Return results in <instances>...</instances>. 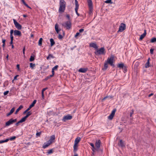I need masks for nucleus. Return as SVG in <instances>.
Segmentation results:
<instances>
[{
	"label": "nucleus",
	"instance_id": "nucleus-20",
	"mask_svg": "<svg viewBox=\"0 0 156 156\" xmlns=\"http://www.w3.org/2000/svg\"><path fill=\"white\" fill-rule=\"evenodd\" d=\"M87 2L89 7L91 9H92V2L91 0H87Z\"/></svg>",
	"mask_w": 156,
	"mask_h": 156
},
{
	"label": "nucleus",
	"instance_id": "nucleus-35",
	"mask_svg": "<svg viewBox=\"0 0 156 156\" xmlns=\"http://www.w3.org/2000/svg\"><path fill=\"white\" fill-rule=\"evenodd\" d=\"M35 66V65L34 64H33L32 63H30V67L32 69H33Z\"/></svg>",
	"mask_w": 156,
	"mask_h": 156
},
{
	"label": "nucleus",
	"instance_id": "nucleus-4",
	"mask_svg": "<svg viewBox=\"0 0 156 156\" xmlns=\"http://www.w3.org/2000/svg\"><path fill=\"white\" fill-rule=\"evenodd\" d=\"M114 58L113 56H112L110 58H108L107 60L105 61L108 64H109L111 66H114L113 60Z\"/></svg>",
	"mask_w": 156,
	"mask_h": 156
},
{
	"label": "nucleus",
	"instance_id": "nucleus-44",
	"mask_svg": "<svg viewBox=\"0 0 156 156\" xmlns=\"http://www.w3.org/2000/svg\"><path fill=\"white\" fill-rule=\"evenodd\" d=\"M154 49H153V48H151L150 50V53L151 54H153V51H154Z\"/></svg>",
	"mask_w": 156,
	"mask_h": 156
},
{
	"label": "nucleus",
	"instance_id": "nucleus-38",
	"mask_svg": "<svg viewBox=\"0 0 156 156\" xmlns=\"http://www.w3.org/2000/svg\"><path fill=\"white\" fill-rule=\"evenodd\" d=\"M105 2L106 3H111L112 4V2L111 0H107Z\"/></svg>",
	"mask_w": 156,
	"mask_h": 156
},
{
	"label": "nucleus",
	"instance_id": "nucleus-55",
	"mask_svg": "<svg viewBox=\"0 0 156 156\" xmlns=\"http://www.w3.org/2000/svg\"><path fill=\"white\" fill-rule=\"evenodd\" d=\"M92 150L94 152L96 149L95 148V147H92L91 148Z\"/></svg>",
	"mask_w": 156,
	"mask_h": 156
},
{
	"label": "nucleus",
	"instance_id": "nucleus-25",
	"mask_svg": "<svg viewBox=\"0 0 156 156\" xmlns=\"http://www.w3.org/2000/svg\"><path fill=\"white\" fill-rule=\"evenodd\" d=\"M50 41L51 43V46H52L55 44L54 41L52 38H51Z\"/></svg>",
	"mask_w": 156,
	"mask_h": 156
},
{
	"label": "nucleus",
	"instance_id": "nucleus-36",
	"mask_svg": "<svg viewBox=\"0 0 156 156\" xmlns=\"http://www.w3.org/2000/svg\"><path fill=\"white\" fill-rule=\"evenodd\" d=\"M16 138V136H13L9 138V139L10 140L12 141L13 140H15Z\"/></svg>",
	"mask_w": 156,
	"mask_h": 156
},
{
	"label": "nucleus",
	"instance_id": "nucleus-42",
	"mask_svg": "<svg viewBox=\"0 0 156 156\" xmlns=\"http://www.w3.org/2000/svg\"><path fill=\"white\" fill-rule=\"evenodd\" d=\"M31 114H32V113L30 111H29L27 112V115L29 117L30 115H31Z\"/></svg>",
	"mask_w": 156,
	"mask_h": 156
},
{
	"label": "nucleus",
	"instance_id": "nucleus-27",
	"mask_svg": "<svg viewBox=\"0 0 156 156\" xmlns=\"http://www.w3.org/2000/svg\"><path fill=\"white\" fill-rule=\"evenodd\" d=\"M54 58L55 57L52 54H49L48 56L47 57V60H48L50 59L51 58Z\"/></svg>",
	"mask_w": 156,
	"mask_h": 156
},
{
	"label": "nucleus",
	"instance_id": "nucleus-41",
	"mask_svg": "<svg viewBox=\"0 0 156 156\" xmlns=\"http://www.w3.org/2000/svg\"><path fill=\"white\" fill-rule=\"evenodd\" d=\"M58 37L59 39H61L63 38V36L60 34H59Z\"/></svg>",
	"mask_w": 156,
	"mask_h": 156
},
{
	"label": "nucleus",
	"instance_id": "nucleus-57",
	"mask_svg": "<svg viewBox=\"0 0 156 156\" xmlns=\"http://www.w3.org/2000/svg\"><path fill=\"white\" fill-rule=\"evenodd\" d=\"M12 114L10 112H9V113L7 114L6 115L7 116H9L11 115Z\"/></svg>",
	"mask_w": 156,
	"mask_h": 156
},
{
	"label": "nucleus",
	"instance_id": "nucleus-43",
	"mask_svg": "<svg viewBox=\"0 0 156 156\" xmlns=\"http://www.w3.org/2000/svg\"><path fill=\"white\" fill-rule=\"evenodd\" d=\"M15 108H13L11 109L10 111V112L12 114L13 112L14 111Z\"/></svg>",
	"mask_w": 156,
	"mask_h": 156
},
{
	"label": "nucleus",
	"instance_id": "nucleus-31",
	"mask_svg": "<svg viewBox=\"0 0 156 156\" xmlns=\"http://www.w3.org/2000/svg\"><path fill=\"white\" fill-rule=\"evenodd\" d=\"M9 140H10L9 138H7L5 140H0V143L1 144H2L5 142H7Z\"/></svg>",
	"mask_w": 156,
	"mask_h": 156
},
{
	"label": "nucleus",
	"instance_id": "nucleus-19",
	"mask_svg": "<svg viewBox=\"0 0 156 156\" xmlns=\"http://www.w3.org/2000/svg\"><path fill=\"white\" fill-rule=\"evenodd\" d=\"M37 102V100H34L33 102L32 103V104L29 106L28 108H27L28 109H29V110H30V109L34 107L35 105V104H36V102Z\"/></svg>",
	"mask_w": 156,
	"mask_h": 156
},
{
	"label": "nucleus",
	"instance_id": "nucleus-64",
	"mask_svg": "<svg viewBox=\"0 0 156 156\" xmlns=\"http://www.w3.org/2000/svg\"><path fill=\"white\" fill-rule=\"evenodd\" d=\"M5 57L7 59V60L8 61V60L9 55L7 54Z\"/></svg>",
	"mask_w": 156,
	"mask_h": 156
},
{
	"label": "nucleus",
	"instance_id": "nucleus-54",
	"mask_svg": "<svg viewBox=\"0 0 156 156\" xmlns=\"http://www.w3.org/2000/svg\"><path fill=\"white\" fill-rule=\"evenodd\" d=\"M25 5L29 9H31V8L30 6H29L27 3H26Z\"/></svg>",
	"mask_w": 156,
	"mask_h": 156
},
{
	"label": "nucleus",
	"instance_id": "nucleus-3",
	"mask_svg": "<svg viewBox=\"0 0 156 156\" xmlns=\"http://www.w3.org/2000/svg\"><path fill=\"white\" fill-rule=\"evenodd\" d=\"M62 25L67 29H69L71 27V23L70 21H68L62 23Z\"/></svg>",
	"mask_w": 156,
	"mask_h": 156
},
{
	"label": "nucleus",
	"instance_id": "nucleus-34",
	"mask_svg": "<svg viewBox=\"0 0 156 156\" xmlns=\"http://www.w3.org/2000/svg\"><path fill=\"white\" fill-rule=\"evenodd\" d=\"M53 151L52 149H51L48 150L47 152L48 154H47L48 155L52 153Z\"/></svg>",
	"mask_w": 156,
	"mask_h": 156
},
{
	"label": "nucleus",
	"instance_id": "nucleus-6",
	"mask_svg": "<svg viewBox=\"0 0 156 156\" xmlns=\"http://www.w3.org/2000/svg\"><path fill=\"white\" fill-rule=\"evenodd\" d=\"M16 119H11L5 123V126H9L11 124H13V123L16 122Z\"/></svg>",
	"mask_w": 156,
	"mask_h": 156
},
{
	"label": "nucleus",
	"instance_id": "nucleus-47",
	"mask_svg": "<svg viewBox=\"0 0 156 156\" xmlns=\"http://www.w3.org/2000/svg\"><path fill=\"white\" fill-rule=\"evenodd\" d=\"M89 144L92 147H94V144L92 143H89Z\"/></svg>",
	"mask_w": 156,
	"mask_h": 156
},
{
	"label": "nucleus",
	"instance_id": "nucleus-30",
	"mask_svg": "<svg viewBox=\"0 0 156 156\" xmlns=\"http://www.w3.org/2000/svg\"><path fill=\"white\" fill-rule=\"evenodd\" d=\"M42 40L43 39L42 38H40L38 41V45L39 46H41L42 45Z\"/></svg>",
	"mask_w": 156,
	"mask_h": 156
},
{
	"label": "nucleus",
	"instance_id": "nucleus-56",
	"mask_svg": "<svg viewBox=\"0 0 156 156\" xmlns=\"http://www.w3.org/2000/svg\"><path fill=\"white\" fill-rule=\"evenodd\" d=\"M51 72H52V74L54 75L55 74V72H54V69H52Z\"/></svg>",
	"mask_w": 156,
	"mask_h": 156
},
{
	"label": "nucleus",
	"instance_id": "nucleus-59",
	"mask_svg": "<svg viewBox=\"0 0 156 156\" xmlns=\"http://www.w3.org/2000/svg\"><path fill=\"white\" fill-rule=\"evenodd\" d=\"M108 96H106L105 97L102 99V101H104L106 99V98H108Z\"/></svg>",
	"mask_w": 156,
	"mask_h": 156
},
{
	"label": "nucleus",
	"instance_id": "nucleus-11",
	"mask_svg": "<svg viewBox=\"0 0 156 156\" xmlns=\"http://www.w3.org/2000/svg\"><path fill=\"white\" fill-rule=\"evenodd\" d=\"M14 35L15 36H18L19 37H20L21 36L22 34L21 32L20 31L17 30H14Z\"/></svg>",
	"mask_w": 156,
	"mask_h": 156
},
{
	"label": "nucleus",
	"instance_id": "nucleus-58",
	"mask_svg": "<svg viewBox=\"0 0 156 156\" xmlns=\"http://www.w3.org/2000/svg\"><path fill=\"white\" fill-rule=\"evenodd\" d=\"M14 33V30H10V34H13V33Z\"/></svg>",
	"mask_w": 156,
	"mask_h": 156
},
{
	"label": "nucleus",
	"instance_id": "nucleus-33",
	"mask_svg": "<svg viewBox=\"0 0 156 156\" xmlns=\"http://www.w3.org/2000/svg\"><path fill=\"white\" fill-rule=\"evenodd\" d=\"M150 41L151 43H154L155 42H156V38L154 37L152 38L151 39Z\"/></svg>",
	"mask_w": 156,
	"mask_h": 156
},
{
	"label": "nucleus",
	"instance_id": "nucleus-45",
	"mask_svg": "<svg viewBox=\"0 0 156 156\" xmlns=\"http://www.w3.org/2000/svg\"><path fill=\"white\" fill-rule=\"evenodd\" d=\"M9 92V91H5L4 93V95H6Z\"/></svg>",
	"mask_w": 156,
	"mask_h": 156
},
{
	"label": "nucleus",
	"instance_id": "nucleus-28",
	"mask_svg": "<svg viewBox=\"0 0 156 156\" xmlns=\"http://www.w3.org/2000/svg\"><path fill=\"white\" fill-rule=\"evenodd\" d=\"M34 57L35 56L33 55V54H32V55L30 56V62H32L34 61L35 59Z\"/></svg>",
	"mask_w": 156,
	"mask_h": 156
},
{
	"label": "nucleus",
	"instance_id": "nucleus-26",
	"mask_svg": "<svg viewBox=\"0 0 156 156\" xmlns=\"http://www.w3.org/2000/svg\"><path fill=\"white\" fill-rule=\"evenodd\" d=\"M136 62H135V61H134L132 65V67L135 70L136 69Z\"/></svg>",
	"mask_w": 156,
	"mask_h": 156
},
{
	"label": "nucleus",
	"instance_id": "nucleus-60",
	"mask_svg": "<svg viewBox=\"0 0 156 156\" xmlns=\"http://www.w3.org/2000/svg\"><path fill=\"white\" fill-rule=\"evenodd\" d=\"M25 47H24L23 49V53L24 54H25Z\"/></svg>",
	"mask_w": 156,
	"mask_h": 156
},
{
	"label": "nucleus",
	"instance_id": "nucleus-18",
	"mask_svg": "<svg viewBox=\"0 0 156 156\" xmlns=\"http://www.w3.org/2000/svg\"><path fill=\"white\" fill-rule=\"evenodd\" d=\"M51 144L48 141L47 143H45L43 145L42 148L44 149H45L48 146H49Z\"/></svg>",
	"mask_w": 156,
	"mask_h": 156
},
{
	"label": "nucleus",
	"instance_id": "nucleus-62",
	"mask_svg": "<svg viewBox=\"0 0 156 156\" xmlns=\"http://www.w3.org/2000/svg\"><path fill=\"white\" fill-rule=\"evenodd\" d=\"M154 94L153 93H152L150 94H149V95H148V97H151V96H152Z\"/></svg>",
	"mask_w": 156,
	"mask_h": 156
},
{
	"label": "nucleus",
	"instance_id": "nucleus-39",
	"mask_svg": "<svg viewBox=\"0 0 156 156\" xmlns=\"http://www.w3.org/2000/svg\"><path fill=\"white\" fill-rule=\"evenodd\" d=\"M26 119L24 118L23 117L20 120V122H21V123L24 122L25 121Z\"/></svg>",
	"mask_w": 156,
	"mask_h": 156
},
{
	"label": "nucleus",
	"instance_id": "nucleus-8",
	"mask_svg": "<svg viewBox=\"0 0 156 156\" xmlns=\"http://www.w3.org/2000/svg\"><path fill=\"white\" fill-rule=\"evenodd\" d=\"M75 11L77 15L78 16H79L80 14L78 12V10L79 8V5L78 4V3L77 0H75Z\"/></svg>",
	"mask_w": 156,
	"mask_h": 156
},
{
	"label": "nucleus",
	"instance_id": "nucleus-22",
	"mask_svg": "<svg viewBox=\"0 0 156 156\" xmlns=\"http://www.w3.org/2000/svg\"><path fill=\"white\" fill-rule=\"evenodd\" d=\"M150 58H148L147 61L146 62V63L145 64V67L146 68H148L149 67V64H150V62L149 61L150 60Z\"/></svg>",
	"mask_w": 156,
	"mask_h": 156
},
{
	"label": "nucleus",
	"instance_id": "nucleus-37",
	"mask_svg": "<svg viewBox=\"0 0 156 156\" xmlns=\"http://www.w3.org/2000/svg\"><path fill=\"white\" fill-rule=\"evenodd\" d=\"M124 66V64L122 63L119 64L118 65V67L120 68H123Z\"/></svg>",
	"mask_w": 156,
	"mask_h": 156
},
{
	"label": "nucleus",
	"instance_id": "nucleus-16",
	"mask_svg": "<svg viewBox=\"0 0 156 156\" xmlns=\"http://www.w3.org/2000/svg\"><path fill=\"white\" fill-rule=\"evenodd\" d=\"M147 33L146 30H144V33L141 34L140 37V38L139 39V40L141 41L146 36V35Z\"/></svg>",
	"mask_w": 156,
	"mask_h": 156
},
{
	"label": "nucleus",
	"instance_id": "nucleus-51",
	"mask_svg": "<svg viewBox=\"0 0 156 156\" xmlns=\"http://www.w3.org/2000/svg\"><path fill=\"white\" fill-rule=\"evenodd\" d=\"M16 67L18 69V70H20V65L19 64H17L16 65Z\"/></svg>",
	"mask_w": 156,
	"mask_h": 156
},
{
	"label": "nucleus",
	"instance_id": "nucleus-15",
	"mask_svg": "<svg viewBox=\"0 0 156 156\" xmlns=\"http://www.w3.org/2000/svg\"><path fill=\"white\" fill-rule=\"evenodd\" d=\"M55 29L57 34H59V32L61 30V29L59 28L58 25L56 23L55 25Z\"/></svg>",
	"mask_w": 156,
	"mask_h": 156
},
{
	"label": "nucleus",
	"instance_id": "nucleus-63",
	"mask_svg": "<svg viewBox=\"0 0 156 156\" xmlns=\"http://www.w3.org/2000/svg\"><path fill=\"white\" fill-rule=\"evenodd\" d=\"M5 39H2V42L3 44H5Z\"/></svg>",
	"mask_w": 156,
	"mask_h": 156
},
{
	"label": "nucleus",
	"instance_id": "nucleus-24",
	"mask_svg": "<svg viewBox=\"0 0 156 156\" xmlns=\"http://www.w3.org/2000/svg\"><path fill=\"white\" fill-rule=\"evenodd\" d=\"M23 108V106L22 105H20L19 107L16 109L15 112V114H17L18 112Z\"/></svg>",
	"mask_w": 156,
	"mask_h": 156
},
{
	"label": "nucleus",
	"instance_id": "nucleus-5",
	"mask_svg": "<svg viewBox=\"0 0 156 156\" xmlns=\"http://www.w3.org/2000/svg\"><path fill=\"white\" fill-rule=\"evenodd\" d=\"M13 23L16 28L18 30L22 29V26L15 19H13Z\"/></svg>",
	"mask_w": 156,
	"mask_h": 156
},
{
	"label": "nucleus",
	"instance_id": "nucleus-12",
	"mask_svg": "<svg viewBox=\"0 0 156 156\" xmlns=\"http://www.w3.org/2000/svg\"><path fill=\"white\" fill-rule=\"evenodd\" d=\"M101 142L100 140H97L95 142V147L97 148L98 149L100 147Z\"/></svg>",
	"mask_w": 156,
	"mask_h": 156
},
{
	"label": "nucleus",
	"instance_id": "nucleus-32",
	"mask_svg": "<svg viewBox=\"0 0 156 156\" xmlns=\"http://www.w3.org/2000/svg\"><path fill=\"white\" fill-rule=\"evenodd\" d=\"M119 145L122 147H123L125 146L122 140H120Z\"/></svg>",
	"mask_w": 156,
	"mask_h": 156
},
{
	"label": "nucleus",
	"instance_id": "nucleus-40",
	"mask_svg": "<svg viewBox=\"0 0 156 156\" xmlns=\"http://www.w3.org/2000/svg\"><path fill=\"white\" fill-rule=\"evenodd\" d=\"M58 65H56L54 67H53L52 69H54V70H57L58 68Z\"/></svg>",
	"mask_w": 156,
	"mask_h": 156
},
{
	"label": "nucleus",
	"instance_id": "nucleus-61",
	"mask_svg": "<svg viewBox=\"0 0 156 156\" xmlns=\"http://www.w3.org/2000/svg\"><path fill=\"white\" fill-rule=\"evenodd\" d=\"M54 75L52 74L51 75H50V76H48V78H50L51 77H52L54 76Z\"/></svg>",
	"mask_w": 156,
	"mask_h": 156
},
{
	"label": "nucleus",
	"instance_id": "nucleus-53",
	"mask_svg": "<svg viewBox=\"0 0 156 156\" xmlns=\"http://www.w3.org/2000/svg\"><path fill=\"white\" fill-rule=\"evenodd\" d=\"M29 109H27V110H26L25 111H24L23 113L24 114H25L27 112H28V111H29Z\"/></svg>",
	"mask_w": 156,
	"mask_h": 156
},
{
	"label": "nucleus",
	"instance_id": "nucleus-46",
	"mask_svg": "<svg viewBox=\"0 0 156 156\" xmlns=\"http://www.w3.org/2000/svg\"><path fill=\"white\" fill-rule=\"evenodd\" d=\"M47 89V87H45V88H44L42 90V91H41V92H43V93H44V92L45 90L46 89Z\"/></svg>",
	"mask_w": 156,
	"mask_h": 156
},
{
	"label": "nucleus",
	"instance_id": "nucleus-7",
	"mask_svg": "<svg viewBox=\"0 0 156 156\" xmlns=\"http://www.w3.org/2000/svg\"><path fill=\"white\" fill-rule=\"evenodd\" d=\"M126 29V25L123 23H121L119 26L118 32H122Z\"/></svg>",
	"mask_w": 156,
	"mask_h": 156
},
{
	"label": "nucleus",
	"instance_id": "nucleus-52",
	"mask_svg": "<svg viewBox=\"0 0 156 156\" xmlns=\"http://www.w3.org/2000/svg\"><path fill=\"white\" fill-rule=\"evenodd\" d=\"M83 31L84 29H81L79 30L80 33H82L83 32Z\"/></svg>",
	"mask_w": 156,
	"mask_h": 156
},
{
	"label": "nucleus",
	"instance_id": "nucleus-29",
	"mask_svg": "<svg viewBox=\"0 0 156 156\" xmlns=\"http://www.w3.org/2000/svg\"><path fill=\"white\" fill-rule=\"evenodd\" d=\"M78 146L77 144H74L73 146V149L74 152L76 151L77 149Z\"/></svg>",
	"mask_w": 156,
	"mask_h": 156
},
{
	"label": "nucleus",
	"instance_id": "nucleus-2",
	"mask_svg": "<svg viewBox=\"0 0 156 156\" xmlns=\"http://www.w3.org/2000/svg\"><path fill=\"white\" fill-rule=\"evenodd\" d=\"M94 53L97 55L105 54V48L104 47H101L99 49H98V48L95 51Z\"/></svg>",
	"mask_w": 156,
	"mask_h": 156
},
{
	"label": "nucleus",
	"instance_id": "nucleus-49",
	"mask_svg": "<svg viewBox=\"0 0 156 156\" xmlns=\"http://www.w3.org/2000/svg\"><path fill=\"white\" fill-rule=\"evenodd\" d=\"M21 123V122H20V120L18 122L15 124V125L16 126H17L19 125V124L20 123Z\"/></svg>",
	"mask_w": 156,
	"mask_h": 156
},
{
	"label": "nucleus",
	"instance_id": "nucleus-17",
	"mask_svg": "<svg viewBox=\"0 0 156 156\" xmlns=\"http://www.w3.org/2000/svg\"><path fill=\"white\" fill-rule=\"evenodd\" d=\"M87 70V68H81L79 70V72L82 73H85Z\"/></svg>",
	"mask_w": 156,
	"mask_h": 156
},
{
	"label": "nucleus",
	"instance_id": "nucleus-14",
	"mask_svg": "<svg viewBox=\"0 0 156 156\" xmlns=\"http://www.w3.org/2000/svg\"><path fill=\"white\" fill-rule=\"evenodd\" d=\"M55 139V135H53L51 136L50 138V139L48 141L51 144L54 142Z\"/></svg>",
	"mask_w": 156,
	"mask_h": 156
},
{
	"label": "nucleus",
	"instance_id": "nucleus-10",
	"mask_svg": "<svg viewBox=\"0 0 156 156\" xmlns=\"http://www.w3.org/2000/svg\"><path fill=\"white\" fill-rule=\"evenodd\" d=\"M72 118V116L69 115H67L63 117L62 119V121L65 122L66 120L71 119Z\"/></svg>",
	"mask_w": 156,
	"mask_h": 156
},
{
	"label": "nucleus",
	"instance_id": "nucleus-21",
	"mask_svg": "<svg viewBox=\"0 0 156 156\" xmlns=\"http://www.w3.org/2000/svg\"><path fill=\"white\" fill-rule=\"evenodd\" d=\"M108 63L107 62H106L105 61V62L104 64V67L102 69L103 70L105 71V70H106L107 69V68L108 67Z\"/></svg>",
	"mask_w": 156,
	"mask_h": 156
},
{
	"label": "nucleus",
	"instance_id": "nucleus-50",
	"mask_svg": "<svg viewBox=\"0 0 156 156\" xmlns=\"http://www.w3.org/2000/svg\"><path fill=\"white\" fill-rule=\"evenodd\" d=\"M41 95H42V99H44V93L43 92H41Z\"/></svg>",
	"mask_w": 156,
	"mask_h": 156
},
{
	"label": "nucleus",
	"instance_id": "nucleus-1",
	"mask_svg": "<svg viewBox=\"0 0 156 156\" xmlns=\"http://www.w3.org/2000/svg\"><path fill=\"white\" fill-rule=\"evenodd\" d=\"M59 7L58 9V12L60 13L63 12L66 8V3L64 0H60Z\"/></svg>",
	"mask_w": 156,
	"mask_h": 156
},
{
	"label": "nucleus",
	"instance_id": "nucleus-13",
	"mask_svg": "<svg viewBox=\"0 0 156 156\" xmlns=\"http://www.w3.org/2000/svg\"><path fill=\"white\" fill-rule=\"evenodd\" d=\"M89 46L90 47L94 48L95 49L98 48V46L97 44L94 43H91L89 44Z\"/></svg>",
	"mask_w": 156,
	"mask_h": 156
},
{
	"label": "nucleus",
	"instance_id": "nucleus-9",
	"mask_svg": "<svg viewBox=\"0 0 156 156\" xmlns=\"http://www.w3.org/2000/svg\"><path fill=\"white\" fill-rule=\"evenodd\" d=\"M116 111L115 109H113L111 112L110 115L108 116V119L110 120H112L113 118Z\"/></svg>",
	"mask_w": 156,
	"mask_h": 156
},
{
	"label": "nucleus",
	"instance_id": "nucleus-23",
	"mask_svg": "<svg viewBox=\"0 0 156 156\" xmlns=\"http://www.w3.org/2000/svg\"><path fill=\"white\" fill-rule=\"evenodd\" d=\"M80 139H81L80 137L76 138L74 141V144H77L80 140Z\"/></svg>",
	"mask_w": 156,
	"mask_h": 156
},
{
	"label": "nucleus",
	"instance_id": "nucleus-48",
	"mask_svg": "<svg viewBox=\"0 0 156 156\" xmlns=\"http://www.w3.org/2000/svg\"><path fill=\"white\" fill-rule=\"evenodd\" d=\"M79 34H80V33H79V32L76 33V34L75 35V37H77L78 36H79Z\"/></svg>",
	"mask_w": 156,
	"mask_h": 156
}]
</instances>
